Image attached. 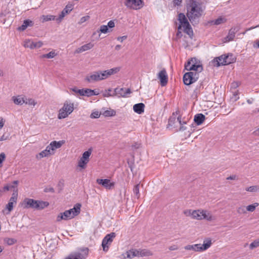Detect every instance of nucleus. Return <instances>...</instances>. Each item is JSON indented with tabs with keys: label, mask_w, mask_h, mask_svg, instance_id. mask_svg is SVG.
<instances>
[{
	"label": "nucleus",
	"mask_w": 259,
	"mask_h": 259,
	"mask_svg": "<svg viewBox=\"0 0 259 259\" xmlns=\"http://www.w3.org/2000/svg\"><path fill=\"white\" fill-rule=\"evenodd\" d=\"M186 15L193 26L198 24L200 18L203 15L205 7L198 0H186Z\"/></svg>",
	"instance_id": "1"
},
{
	"label": "nucleus",
	"mask_w": 259,
	"mask_h": 259,
	"mask_svg": "<svg viewBox=\"0 0 259 259\" xmlns=\"http://www.w3.org/2000/svg\"><path fill=\"white\" fill-rule=\"evenodd\" d=\"M81 204H76L73 208L65 210L63 212L60 213L57 217L56 221L61 222L62 220H68L73 219L79 214L80 211Z\"/></svg>",
	"instance_id": "2"
},
{
	"label": "nucleus",
	"mask_w": 259,
	"mask_h": 259,
	"mask_svg": "<svg viewBox=\"0 0 259 259\" xmlns=\"http://www.w3.org/2000/svg\"><path fill=\"white\" fill-rule=\"evenodd\" d=\"M178 21H179V29H182L183 28V31L187 33L190 37L192 38L193 36V31L192 28L188 22L187 18L184 13H180L178 15Z\"/></svg>",
	"instance_id": "3"
},
{
	"label": "nucleus",
	"mask_w": 259,
	"mask_h": 259,
	"mask_svg": "<svg viewBox=\"0 0 259 259\" xmlns=\"http://www.w3.org/2000/svg\"><path fill=\"white\" fill-rule=\"evenodd\" d=\"M25 208H31L35 209H42L49 205L47 201L35 200L31 198H26L24 201Z\"/></svg>",
	"instance_id": "4"
},
{
	"label": "nucleus",
	"mask_w": 259,
	"mask_h": 259,
	"mask_svg": "<svg viewBox=\"0 0 259 259\" xmlns=\"http://www.w3.org/2000/svg\"><path fill=\"white\" fill-rule=\"evenodd\" d=\"M74 110V103L66 101L58 114V118L62 119L67 117Z\"/></svg>",
	"instance_id": "5"
},
{
	"label": "nucleus",
	"mask_w": 259,
	"mask_h": 259,
	"mask_svg": "<svg viewBox=\"0 0 259 259\" xmlns=\"http://www.w3.org/2000/svg\"><path fill=\"white\" fill-rule=\"evenodd\" d=\"M212 244L211 240L207 238L203 241V244H195L193 245H188L184 247L187 250H193L195 251L202 252L209 248Z\"/></svg>",
	"instance_id": "6"
},
{
	"label": "nucleus",
	"mask_w": 259,
	"mask_h": 259,
	"mask_svg": "<svg viewBox=\"0 0 259 259\" xmlns=\"http://www.w3.org/2000/svg\"><path fill=\"white\" fill-rule=\"evenodd\" d=\"M185 69L188 71H194V72H201L203 70V67L200 62L195 58H192L188 61L185 64Z\"/></svg>",
	"instance_id": "7"
},
{
	"label": "nucleus",
	"mask_w": 259,
	"mask_h": 259,
	"mask_svg": "<svg viewBox=\"0 0 259 259\" xmlns=\"http://www.w3.org/2000/svg\"><path fill=\"white\" fill-rule=\"evenodd\" d=\"M193 219L197 220H206L211 221L214 219L211 213L208 211L204 209L194 210Z\"/></svg>",
	"instance_id": "8"
},
{
	"label": "nucleus",
	"mask_w": 259,
	"mask_h": 259,
	"mask_svg": "<svg viewBox=\"0 0 259 259\" xmlns=\"http://www.w3.org/2000/svg\"><path fill=\"white\" fill-rule=\"evenodd\" d=\"M88 254L89 249L85 247L71 253L65 259H86Z\"/></svg>",
	"instance_id": "9"
},
{
	"label": "nucleus",
	"mask_w": 259,
	"mask_h": 259,
	"mask_svg": "<svg viewBox=\"0 0 259 259\" xmlns=\"http://www.w3.org/2000/svg\"><path fill=\"white\" fill-rule=\"evenodd\" d=\"M199 78L198 72L193 71L185 73L183 76V82L185 85H189L196 82Z\"/></svg>",
	"instance_id": "10"
},
{
	"label": "nucleus",
	"mask_w": 259,
	"mask_h": 259,
	"mask_svg": "<svg viewBox=\"0 0 259 259\" xmlns=\"http://www.w3.org/2000/svg\"><path fill=\"white\" fill-rule=\"evenodd\" d=\"M124 5L130 9L133 10H139L144 6L142 0H125Z\"/></svg>",
	"instance_id": "11"
},
{
	"label": "nucleus",
	"mask_w": 259,
	"mask_h": 259,
	"mask_svg": "<svg viewBox=\"0 0 259 259\" xmlns=\"http://www.w3.org/2000/svg\"><path fill=\"white\" fill-rule=\"evenodd\" d=\"M116 237V234L114 232H112L105 236L103 238L102 242V246L103 249L105 251H107L109 249V245L112 242L113 239Z\"/></svg>",
	"instance_id": "12"
},
{
	"label": "nucleus",
	"mask_w": 259,
	"mask_h": 259,
	"mask_svg": "<svg viewBox=\"0 0 259 259\" xmlns=\"http://www.w3.org/2000/svg\"><path fill=\"white\" fill-rule=\"evenodd\" d=\"M175 122H179V123L181 125L180 127V131H184L186 130V127L183 126V124H186V121H182L181 117L180 116H178L177 118L175 117L171 116L168 120V125L170 126H174V124Z\"/></svg>",
	"instance_id": "13"
},
{
	"label": "nucleus",
	"mask_w": 259,
	"mask_h": 259,
	"mask_svg": "<svg viewBox=\"0 0 259 259\" xmlns=\"http://www.w3.org/2000/svg\"><path fill=\"white\" fill-rule=\"evenodd\" d=\"M98 71H94L88 74L84 78V81L88 83H93L100 81Z\"/></svg>",
	"instance_id": "14"
},
{
	"label": "nucleus",
	"mask_w": 259,
	"mask_h": 259,
	"mask_svg": "<svg viewBox=\"0 0 259 259\" xmlns=\"http://www.w3.org/2000/svg\"><path fill=\"white\" fill-rule=\"evenodd\" d=\"M73 9V5L72 4H68L65 8L62 11L59 16L56 19L58 23L61 22L63 18L68 14H69Z\"/></svg>",
	"instance_id": "15"
},
{
	"label": "nucleus",
	"mask_w": 259,
	"mask_h": 259,
	"mask_svg": "<svg viewBox=\"0 0 259 259\" xmlns=\"http://www.w3.org/2000/svg\"><path fill=\"white\" fill-rule=\"evenodd\" d=\"M131 93V91L130 89L117 88L114 90V94L118 97H126L127 95Z\"/></svg>",
	"instance_id": "16"
},
{
	"label": "nucleus",
	"mask_w": 259,
	"mask_h": 259,
	"mask_svg": "<svg viewBox=\"0 0 259 259\" xmlns=\"http://www.w3.org/2000/svg\"><path fill=\"white\" fill-rule=\"evenodd\" d=\"M158 77L160 79V84L162 87H164L167 84L168 77L165 69H163L159 72Z\"/></svg>",
	"instance_id": "17"
},
{
	"label": "nucleus",
	"mask_w": 259,
	"mask_h": 259,
	"mask_svg": "<svg viewBox=\"0 0 259 259\" xmlns=\"http://www.w3.org/2000/svg\"><path fill=\"white\" fill-rule=\"evenodd\" d=\"M239 28L238 27H234L231 28L227 35V36L225 37V39H226V41H232L234 39L235 37V34L239 31Z\"/></svg>",
	"instance_id": "18"
},
{
	"label": "nucleus",
	"mask_w": 259,
	"mask_h": 259,
	"mask_svg": "<svg viewBox=\"0 0 259 259\" xmlns=\"http://www.w3.org/2000/svg\"><path fill=\"white\" fill-rule=\"evenodd\" d=\"M97 182L100 185H102L105 188L110 189L114 186V183H111L109 179H97Z\"/></svg>",
	"instance_id": "19"
},
{
	"label": "nucleus",
	"mask_w": 259,
	"mask_h": 259,
	"mask_svg": "<svg viewBox=\"0 0 259 259\" xmlns=\"http://www.w3.org/2000/svg\"><path fill=\"white\" fill-rule=\"evenodd\" d=\"M223 57L224 58V61L221 63L222 65H228L235 62L236 61V58L232 54L223 55Z\"/></svg>",
	"instance_id": "20"
},
{
	"label": "nucleus",
	"mask_w": 259,
	"mask_h": 259,
	"mask_svg": "<svg viewBox=\"0 0 259 259\" xmlns=\"http://www.w3.org/2000/svg\"><path fill=\"white\" fill-rule=\"evenodd\" d=\"M94 44L92 42H89L87 44H85L81 47L78 48L75 51V53H81L83 52L88 51L89 50H91L94 47Z\"/></svg>",
	"instance_id": "21"
},
{
	"label": "nucleus",
	"mask_w": 259,
	"mask_h": 259,
	"mask_svg": "<svg viewBox=\"0 0 259 259\" xmlns=\"http://www.w3.org/2000/svg\"><path fill=\"white\" fill-rule=\"evenodd\" d=\"M65 143V141L61 140L59 141H53L50 143V147H52L54 154L57 149L60 148L63 144Z\"/></svg>",
	"instance_id": "22"
},
{
	"label": "nucleus",
	"mask_w": 259,
	"mask_h": 259,
	"mask_svg": "<svg viewBox=\"0 0 259 259\" xmlns=\"http://www.w3.org/2000/svg\"><path fill=\"white\" fill-rule=\"evenodd\" d=\"M65 143V141L61 140L59 141H53L50 143V147H52L54 154L57 149L60 148L63 144Z\"/></svg>",
	"instance_id": "23"
},
{
	"label": "nucleus",
	"mask_w": 259,
	"mask_h": 259,
	"mask_svg": "<svg viewBox=\"0 0 259 259\" xmlns=\"http://www.w3.org/2000/svg\"><path fill=\"white\" fill-rule=\"evenodd\" d=\"M34 25L33 21L26 19L23 21V23L21 26L18 27V29L20 31L25 30L28 27H32Z\"/></svg>",
	"instance_id": "24"
},
{
	"label": "nucleus",
	"mask_w": 259,
	"mask_h": 259,
	"mask_svg": "<svg viewBox=\"0 0 259 259\" xmlns=\"http://www.w3.org/2000/svg\"><path fill=\"white\" fill-rule=\"evenodd\" d=\"M145 105L142 103H138L134 105L133 110L134 111L138 114H141L144 111Z\"/></svg>",
	"instance_id": "25"
},
{
	"label": "nucleus",
	"mask_w": 259,
	"mask_h": 259,
	"mask_svg": "<svg viewBox=\"0 0 259 259\" xmlns=\"http://www.w3.org/2000/svg\"><path fill=\"white\" fill-rule=\"evenodd\" d=\"M204 120L205 116L202 113L196 114L194 118V121L198 125L201 124Z\"/></svg>",
	"instance_id": "26"
},
{
	"label": "nucleus",
	"mask_w": 259,
	"mask_h": 259,
	"mask_svg": "<svg viewBox=\"0 0 259 259\" xmlns=\"http://www.w3.org/2000/svg\"><path fill=\"white\" fill-rule=\"evenodd\" d=\"M14 103L16 105H21L25 102V99L21 96H14L12 97Z\"/></svg>",
	"instance_id": "27"
},
{
	"label": "nucleus",
	"mask_w": 259,
	"mask_h": 259,
	"mask_svg": "<svg viewBox=\"0 0 259 259\" xmlns=\"http://www.w3.org/2000/svg\"><path fill=\"white\" fill-rule=\"evenodd\" d=\"M120 67H115L106 70H104L103 72L106 74V76L108 78L110 76L116 74L120 71Z\"/></svg>",
	"instance_id": "28"
},
{
	"label": "nucleus",
	"mask_w": 259,
	"mask_h": 259,
	"mask_svg": "<svg viewBox=\"0 0 259 259\" xmlns=\"http://www.w3.org/2000/svg\"><path fill=\"white\" fill-rule=\"evenodd\" d=\"M226 22V19L225 18L223 17H220L215 20L209 21V23L211 25H219L221 24L224 23Z\"/></svg>",
	"instance_id": "29"
},
{
	"label": "nucleus",
	"mask_w": 259,
	"mask_h": 259,
	"mask_svg": "<svg viewBox=\"0 0 259 259\" xmlns=\"http://www.w3.org/2000/svg\"><path fill=\"white\" fill-rule=\"evenodd\" d=\"M127 257L133 258L136 256H139V250L136 249H132L126 252Z\"/></svg>",
	"instance_id": "30"
},
{
	"label": "nucleus",
	"mask_w": 259,
	"mask_h": 259,
	"mask_svg": "<svg viewBox=\"0 0 259 259\" xmlns=\"http://www.w3.org/2000/svg\"><path fill=\"white\" fill-rule=\"evenodd\" d=\"M99 93L95 91V90L89 89H85L83 90V96H85L87 97H91L94 95H98Z\"/></svg>",
	"instance_id": "31"
},
{
	"label": "nucleus",
	"mask_w": 259,
	"mask_h": 259,
	"mask_svg": "<svg viewBox=\"0 0 259 259\" xmlns=\"http://www.w3.org/2000/svg\"><path fill=\"white\" fill-rule=\"evenodd\" d=\"M236 211L239 215L245 214L247 213L246 207L245 205H239L236 208Z\"/></svg>",
	"instance_id": "32"
},
{
	"label": "nucleus",
	"mask_w": 259,
	"mask_h": 259,
	"mask_svg": "<svg viewBox=\"0 0 259 259\" xmlns=\"http://www.w3.org/2000/svg\"><path fill=\"white\" fill-rule=\"evenodd\" d=\"M224 61V58L223 57V55H222L218 57L215 58L213 60V63L214 66L218 67L221 65H222V64L221 63L222 62H223Z\"/></svg>",
	"instance_id": "33"
},
{
	"label": "nucleus",
	"mask_w": 259,
	"mask_h": 259,
	"mask_svg": "<svg viewBox=\"0 0 259 259\" xmlns=\"http://www.w3.org/2000/svg\"><path fill=\"white\" fill-rule=\"evenodd\" d=\"M92 153V149H89L88 150L85 151L82 154V156L81 157L82 159L85 160L88 162L89 161V158Z\"/></svg>",
	"instance_id": "34"
},
{
	"label": "nucleus",
	"mask_w": 259,
	"mask_h": 259,
	"mask_svg": "<svg viewBox=\"0 0 259 259\" xmlns=\"http://www.w3.org/2000/svg\"><path fill=\"white\" fill-rule=\"evenodd\" d=\"M259 205V203L255 202L252 204H250L246 206V211L249 212H253L256 208Z\"/></svg>",
	"instance_id": "35"
},
{
	"label": "nucleus",
	"mask_w": 259,
	"mask_h": 259,
	"mask_svg": "<svg viewBox=\"0 0 259 259\" xmlns=\"http://www.w3.org/2000/svg\"><path fill=\"white\" fill-rule=\"evenodd\" d=\"M139 256H149L152 255V253L149 250L142 249L139 250Z\"/></svg>",
	"instance_id": "36"
},
{
	"label": "nucleus",
	"mask_w": 259,
	"mask_h": 259,
	"mask_svg": "<svg viewBox=\"0 0 259 259\" xmlns=\"http://www.w3.org/2000/svg\"><path fill=\"white\" fill-rule=\"evenodd\" d=\"M4 241L8 245H12L17 242V240L14 238L7 237L4 238Z\"/></svg>",
	"instance_id": "37"
},
{
	"label": "nucleus",
	"mask_w": 259,
	"mask_h": 259,
	"mask_svg": "<svg viewBox=\"0 0 259 259\" xmlns=\"http://www.w3.org/2000/svg\"><path fill=\"white\" fill-rule=\"evenodd\" d=\"M50 155L49 154V153L45 149L44 150L41 151L40 153L37 154L36 156V158L37 159H40L42 158L48 157Z\"/></svg>",
	"instance_id": "38"
},
{
	"label": "nucleus",
	"mask_w": 259,
	"mask_h": 259,
	"mask_svg": "<svg viewBox=\"0 0 259 259\" xmlns=\"http://www.w3.org/2000/svg\"><path fill=\"white\" fill-rule=\"evenodd\" d=\"M245 190L250 192H259V186H252L245 188Z\"/></svg>",
	"instance_id": "39"
},
{
	"label": "nucleus",
	"mask_w": 259,
	"mask_h": 259,
	"mask_svg": "<svg viewBox=\"0 0 259 259\" xmlns=\"http://www.w3.org/2000/svg\"><path fill=\"white\" fill-rule=\"evenodd\" d=\"M56 55L57 53H55V51H53L48 54L42 55L41 57L51 59L54 58Z\"/></svg>",
	"instance_id": "40"
},
{
	"label": "nucleus",
	"mask_w": 259,
	"mask_h": 259,
	"mask_svg": "<svg viewBox=\"0 0 259 259\" xmlns=\"http://www.w3.org/2000/svg\"><path fill=\"white\" fill-rule=\"evenodd\" d=\"M88 162L85 160L80 158L78 162V166L80 167L81 169H84L86 167V165Z\"/></svg>",
	"instance_id": "41"
},
{
	"label": "nucleus",
	"mask_w": 259,
	"mask_h": 259,
	"mask_svg": "<svg viewBox=\"0 0 259 259\" xmlns=\"http://www.w3.org/2000/svg\"><path fill=\"white\" fill-rule=\"evenodd\" d=\"M18 182L17 181H14L13 182V184L15 185H12L11 186H9L8 185L5 186L2 189L4 190V192L6 191H9L11 188H14L15 189L16 188V186L18 184Z\"/></svg>",
	"instance_id": "42"
},
{
	"label": "nucleus",
	"mask_w": 259,
	"mask_h": 259,
	"mask_svg": "<svg viewBox=\"0 0 259 259\" xmlns=\"http://www.w3.org/2000/svg\"><path fill=\"white\" fill-rule=\"evenodd\" d=\"M139 188L140 185L139 184H137L136 186H135L134 189H133V192L134 195L136 196L137 199L139 198L140 194L139 192Z\"/></svg>",
	"instance_id": "43"
},
{
	"label": "nucleus",
	"mask_w": 259,
	"mask_h": 259,
	"mask_svg": "<svg viewBox=\"0 0 259 259\" xmlns=\"http://www.w3.org/2000/svg\"><path fill=\"white\" fill-rule=\"evenodd\" d=\"M33 41L30 39H26L24 42V46L25 48H28L33 49Z\"/></svg>",
	"instance_id": "44"
},
{
	"label": "nucleus",
	"mask_w": 259,
	"mask_h": 259,
	"mask_svg": "<svg viewBox=\"0 0 259 259\" xmlns=\"http://www.w3.org/2000/svg\"><path fill=\"white\" fill-rule=\"evenodd\" d=\"M108 28V26L105 25H102L100 27L99 31L101 33H107L108 32L111 31Z\"/></svg>",
	"instance_id": "45"
},
{
	"label": "nucleus",
	"mask_w": 259,
	"mask_h": 259,
	"mask_svg": "<svg viewBox=\"0 0 259 259\" xmlns=\"http://www.w3.org/2000/svg\"><path fill=\"white\" fill-rule=\"evenodd\" d=\"M116 114V112L114 110H106L104 112V115L105 116H113Z\"/></svg>",
	"instance_id": "46"
},
{
	"label": "nucleus",
	"mask_w": 259,
	"mask_h": 259,
	"mask_svg": "<svg viewBox=\"0 0 259 259\" xmlns=\"http://www.w3.org/2000/svg\"><path fill=\"white\" fill-rule=\"evenodd\" d=\"M258 246H259V238L255 240L249 245V248L251 249H253Z\"/></svg>",
	"instance_id": "47"
},
{
	"label": "nucleus",
	"mask_w": 259,
	"mask_h": 259,
	"mask_svg": "<svg viewBox=\"0 0 259 259\" xmlns=\"http://www.w3.org/2000/svg\"><path fill=\"white\" fill-rule=\"evenodd\" d=\"M32 45H33L32 47H33V49H38V48H40L42 46L43 44L40 41H33Z\"/></svg>",
	"instance_id": "48"
},
{
	"label": "nucleus",
	"mask_w": 259,
	"mask_h": 259,
	"mask_svg": "<svg viewBox=\"0 0 259 259\" xmlns=\"http://www.w3.org/2000/svg\"><path fill=\"white\" fill-rule=\"evenodd\" d=\"M194 210L187 209L184 211V213L187 217H191L193 218Z\"/></svg>",
	"instance_id": "49"
},
{
	"label": "nucleus",
	"mask_w": 259,
	"mask_h": 259,
	"mask_svg": "<svg viewBox=\"0 0 259 259\" xmlns=\"http://www.w3.org/2000/svg\"><path fill=\"white\" fill-rule=\"evenodd\" d=\"M100 116V113L98 111H95L91 113L90 117L91 118H98Z\"/></svg>",
	"instance_id": "50"
},
{
	"label": "nucleus",
	"mask_w": 259,
	"mask_h": 259,
	"mask_svg": "<svg viewBox=\"0 0 259 259\" xmlns=\"http://www.w3.org/2000/svg\"><path fill=\"white\" fill-rule=\"evenodd\" d=\"M99 74L100 75V81L105 79L107 78L108 77L106 76L105 73L103 72V71H98Z\"/></svg>",
	"instance_id": "51"
},
{
	"label": "nucleus",
	"mask_w": 259,
	"mask_h": 259,
	"mask_svg": "<svg viewBox=\"0 0 259 259\" xmlns=\"http://www.w3.org/2000/svg\"><path fill=\"white\" fill-rule=\"evenodd\" d=\"M72 90L74 93L79 94L80 96H83V95L84 89H78L75 88L72 89Z\"/></svg>",
	"instance_id": "52"
},
{
	"label": "nucleus",
	"mask_w": 259,
	"mask_h": 259,
	"mask_svg": "<svg viewBox=\"0 0 259 259\" xmlns=\"http://www.w3.org/2000/svg\"><path fill=\"white\" fill-rule=\"evenodd\" d=\"M14 204L12 202H9L6 205V208L8 210L9 212L11 211L13 209Z\"/></svg>",
	"instance_id": "53"
},
{
	"label": "nucleus",
	"mask_w": 259,
	"mask_h": 259,
	"mask_svg": "<svg viewBox=\"0 0 259 259\" xmlns=\"http://www.w3.org/2000/svg\"><path fill=\"white\" fill-rule=\"evenodd\" d=\"M24 103L33 106H34L36 104L34 102V100L32 99H28V100L26 99Z\"/></svg>",
	"instance_id": "54"
},
{
	"label": "nucleus",
	"mask_w": 259,
	"mask_h": 259,
	"mask_svg": "<svg viewBox=\"0 0 259 259\" xmlns=\"http://www.w3.org/2000/svg\"><path fill=\"white\" fill-rule=\"evenodd\" d=\"M183 0H173L172 4L174 7L181 6L182 5Z\"/></svg>",
	"instance_id": "55"
},
{
	"label": "nucleus",
	"mask_w": 259,
	"mask_h": 259,
	"mask_svg": "<svg viewBox=\"0 0 259 259\" xmlns=\"http://www.w3.org/2000/svg\"><path fill=\"white\" fill-rule=\"evenodd\" d=\"M50 15H42L41 16L40 19L42 22H45L46 21H50V18L49 17Z\"/></svg>",
	"instance_id": "56"
},
{
	"label": "nucleus",
	"mask_w": 259,
	"mask_h": 259,
	"mask_svg": "<svg viewBox=\"0 0 259 259\" xmlns=\"http://www.w3.org/2000/svg\"><path fill=\"white\" fill-rule=\"evenodd\" d=\"M90 18V16H83L82 17H81L79 20V22H78L79 24H81L84 22H85V21H87V20H88Z\"/></svg>",
	"instance_id": "57"
},
{
	"label": "nucleus",
	"mask_w": 259,
	"mask_h": 259,
	"mask_svg": "<svg viewBox=\"0 0 259 259\" xmlns=\"http://www.w3.org/2000/svg\"><path fill=\"white\" fill-rule=\"evenodd\" d=\"M45 150L49 153L50 155L54 154L52 147H50V144L47 146Z\"/></svg>",
	"instance_id": "58"
},
{
	"label": "nucleus",
	"mask_w": 259,
	"mask_h": 259,
	"mask_svg": "<svg viewBox=\"0 0 259 259\" xmlns=\"http://www.w3.org/2000/svg\"><path fill=\"white\" fill-rule=\"evenodd\" d=\"M6 158V155L4 153L0 154V167L2 166V163Z\"/></svg>",
	"instance_id": "59"
},
{
	"label": "nucleus",
	"mask_w": 259,
	"mask_h": 259,
	"mask_svg": "<svg viewBox=\"0 0 259 259\" xmlns=\"http://www.w3.org/2000/svg\"><path fill=\"white\" fill-rule=\"evenodd\" d=\"M108 28L110 29L115 27V23L114 21L110 20L108 22L107 25Z\"/></svg>",
	"instance_id": "60"
},
{
	"label": "nucleus",
	"mask_w": 259,
	"mask_h": 259,
	"mask_svg": "<svg viewBox=\"0 0 259 259\" xmlns=\"http://www.w3.org/2000/svg\"><path fill=\"white\" fill-rule=\"evenodd\" d=\"M237 179H238V177L235 175H231L227 178V180H237Z\"/></svg>",
	"instance_id": "61"
},
{
	"label": "nucleus",
	"mask_w": 259,
	"mask_h": 259,
	"mask_svg": "<svg viewBox=\"0 0 259 259\" xmlns=\"http://www.w3.org/2000/svg\"><path fill=\"white\" fill-rule=\"evenodd\" d=\"M182 36V32H181V29H179L178 28V31L177 32V34H176V37L177 38H181V37Z\"/></svg>",
	"instance_id": "62"
},
{
	"label": "nucleus",
	"mask_w": 259,
	"mask_h": 259,
	"mask_svg": "<svg viewBox=\"0 0 259 259\" xmlns=\"http://www.w3.org/2000/svg\"><path fill=\"white\" fill-rule=\"evenodd\" d=\"M168 248H169V250L172 251V250H175L178 249V247L177 245H174L169 246Z\"/></svg>",
	"instance_id": "63"
},
{
	"label": "nucleus",
	"mask_w": 259,
	"mask_h": 259,
	"mask_svg": "<svg viewBox=\"0 0 259 259\" xmlns=\"http://www.w3.org/2000/svg\"><path fill=\"white\" fill-rule=\"evenodd\" d=\"M127 38V36L126 35H124V36H120V37H117V40H119V41H120L121 42H122L123 40L126 39Z\"/></svg>",
	"instance_id": "64"
}]
</instances>
